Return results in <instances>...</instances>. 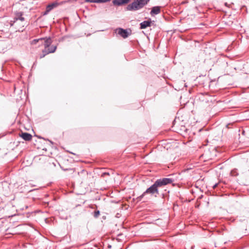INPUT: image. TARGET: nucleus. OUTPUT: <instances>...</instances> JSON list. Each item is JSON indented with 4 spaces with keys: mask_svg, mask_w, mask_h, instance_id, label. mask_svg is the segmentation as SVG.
I'll return each instance as SVG.
<instances>
[{
    "mask_svg": "<svg viewBox=\"0 0 249 249\" xmlns=\"http://www.w3.org/2000/svg\"><path fill=\"white\" fill-rule=\"evenodd\" d=\"M11 26H14L15 28L18 31L23 30V28L25 25L24 18L23 17H14L13 20L10 21Z\"/></svg>",
    "mask_w": 249,
    "mask_h": 249,
    "instance_id": "obj_2",
    "label": "nucleus"
},
{
    "mask_svg": "<svg viewBox=\"0 0 249 249\" xmlns=\"http://www.w3.org/2000/svg\"><path fill=\"white\" fill-rule=\"evenodd\" d=\"M225 5L227 7H230L231 6V5L232 4V3L231 4H229L227 2H225Z\"/></svg>",
    "mask_w": 249,
    "mask_h": 249,
    "instance_id": "obj_21",
    "label": "nucleus"
},
{
    "mask_svg": "<svg viewBox=\"0 0 249 249\" xmlns=\"http://www.w3.org/2000/svg\"><path fill=\"white\" fill-rule=\"evenodd\" d=\"M160 179L164 186L172 183L174 181L173 179L171 178H160Z\"/></svg>",
    "mask_w": 249,
    "mask_h": 249,
    "instance_id": "obj_11",
    "label": "nucleus"
},
{
    "mask_svg": "<svg viewBox=\"0 0 249 249\" xmlns=\"http://www.w3.org/2000/svg\"><path fill=\"white\" fill-rule=\"evenodd\" d=\"M217 185V184H215L213 186V188H215Z\"/></svg>",
    "mask_w": 249,
    "mask_h": 249,
    "instance_id": "obj_22",
    "label": "nucleus"
},
{
    "mask_svg": "<svg viewBox=\"0 0 249 249\" xmlns=\"http://www.w3.org/2000/svg\"><path fill=\"white\" fill-rule=\"evenodd\" d=\"M103 175H109V173H104L103 174Z\"/></svg>",
    "mask_w": 249,
    "mask_h": 249,
    "instance_id": "obj_23",
    "label": "nucleus"
},
{
    "mask_svg": "<svg viewBox=\"0 0 249 249\" xmlns=\"http://www.w3.org/2000/svg\"><path fill=\"white\" fill-rule=\"evenodd\" d=\"M180 131V133L184 132L185 133H187V129L186 128V127L185 126L182 125L181 126Z\"/></svg>",
    "mask_w": 249,
    "mask_h": 249,
    "instance_id": "obj_17",
    "label": "nucleus"
},
{
    "mask_svg": "<svg viewBox=\"0 0 249 249\" xmlns=\"http://www.w3.org/2000/svg\"><path fill=\"white\" fill-rule=\"evenodd\" d=\"M19 136L21 137L24 140L26 141H30L32 138V136L30 133L27 132H21L19 134Z\"/></svg>",
    "mask_w": 249,
    "mask_h": 249,
    "instance_id": "obj_8",
    "label": "nucleus"
},
{
    "mask_svg": "<svg viewBox=\"0 0 249 249\" xmlns=\"http://www.w3.org/2000/svg\"><path fill=\"white\" fill-rule=\"evenodd\" d=\"M110 0H99V3H104L110 1Z\"/></svg>",
    "mask_w": 249,
    "mask_h": 249,
    "instance_id": "obj_20",
    "label": "nucleus"
},
{
    "mask_svg": "<svg viewBox=\"0 0 249 249\" xmlns=\"http://www.w3.org/2000/svg\"><path fill=\"white\" fill-rule=\"evenodd\" d=\"M118 31V34L124 38H127L131 34V30L130 29H124L119 28L117 29Z\"/></svg>",
    "mask_w": 249,
    "mask_h": 249,
    "instance_id": "obj_6",
    "label": "nucleus"
},
{
    "mask_svg": "<svg viewBox=\"0 0 249 249\" xmlns=\"http://www.w3.org/2000/svg\"><path fill=\"white\" fill-rule=\"evenodd\" d=\"M60 168L64 171H69V170H72L71 168H64V167H63L61 166H60Z\"/></svg>",
    "mask_w": 249,
    "mask_h": 249,
    "instance_id": "obj_19",
    "label": "nucleus"
},
{
    "mask_svg": "<svg viewBox=\"0 0 249 249\" xmlns=\"http://www.w3.org/2000/svg\"><path fill=\"white\" fill-rule=\"evenodd\" d=\"M86 2L99 3V0H85Z\"/></svg>",
    "mask_w": 249,
    "mask_h": 249,
    "instance_id": "obj_18",
    "label": "nucleus"
},
{
    "mask_svg": "<svg viewBox=\"0 0 249 249\" xmlns=\"http://www.w3.org/2000/svg\"><path fill=\"white\" fill-rule=\"evenodd\" d=\"M150 0H135L132 3L127 5V10L137 11L142 8Z\"/></svg>",
    "mask_w": 249,
    "mask_h": 249,
    "instance_id": "obj_1",
    "label": "nucleus"
},
{
    "mask_svg": "<svg viewBox=\"0 0 249 249\" xmlns=\"http://www.w3.org/2000/svg\"><path fill=\"white\" fill-rule=\"evenodd\" d=\"M71 0H70L68 1H61L60 2H58L57 1H55L49 4H48L46 7V11L44 12V16L47 15L50 11L54 9V8L57 7L58 5H61L65 2H70Z\"/></svg>",
    "mask_w": 249,
    "mask_h": 249,
    "instance_id": "obj_4",
    "label": "nucleus"
},
{
    "mask_svg": "<svg viewBox=\"0 0 249 249\" xmlns=\"http://www.w3.org/2000/svg\"><path fill=\"white\" fill-rule=\"evenodd\" d=\"M155 184L156 185L157 188L159 190L160 188L164 186L162 181L161 180L160 178L157 179L155 182Z\"/></svg>",
    "mask_w": 249,
    "mask_h": 249,
    "instance_id": "obj_13",
    "label": "nucleus"
},
{
    "mask_svg": "<svg viewBox=\"0 0 249 249\" xmlns=\"http://www.w3.org/2000/svg\"><path fill=\"white\" fill-rule=\"evenodd\" d=\"M56 49V46H50L47 48V53H54Z\"/></svg>",
    "mask_w": 249,
    "mask_h": 249,
    "instance_id": "obj_14",
    "label": "nucleus"
},
{
    "mask_svg": "<svg viewBox=\"0 0 249 249\" xmlns=\"http://www.w3.org/2000/svg\"><path fill=\"white\" fill-rule=\"evenodd\" d=\"M46 39V38H39L38 39H35L31 41V44L32 45H35L38 42H41V44H44V41Z\"/></svg>",
    "mask_w": 249,
    "mask_h": 249,
    "instance_id": "obj_12",
    "label": "nucleus"
},
{
    "mask_svg": "<svg viewBox=\"0 0 249 249\" xmlns=\"http://www.w3.org/2000/svg\"><path fill=\"white\" fill-rule=\"evenodd\" d=\"M19 14H20L19 16H22V13H19Z\"/></svg>",
    "mask_w": 249,
    "mask_h": 249,
    "instance_id": "obj_25",
    "label": "nucleus"
},
{
    "mask_svg": "<svg viewBox=\"0 0 249 249\" xmlns=\"http://www.w3.org/2000/svg\"><path fill=\"white\" fill-rule=\"evenodd\" d=\"M147 194H151V195H155V196H157V195H159V191L157 188L155 183H154L150 187L148 188L145 192H144L142 195L138 196L136 199L137 201H141L143 197V196Z\"/></svg>",
    "mask_w": 249,
    "mask_h": 249,
    "instance_id": "obj_3",
    "label": "nucleus"
},
{
    "mask_svg": "<svg viewBox=\"0 0 249 249\" xmlns=\"http://www.w3.org/2000/svg\"><path fill=\"white\" fill-rule=\"evenodd\" d=\"M155 21L152 20L150 18H148L147 20L142 22L140 24V28L141 29H144L147 27H151L154 24Z\"/></svg>",
    "mask_w": 249,
    "mask_h": 249,
    "instance_id": "obj_7",
    "label": "nucleus"
},
{
    "mask_svg": "<svg viewBox=\"0 0 249 249\" xmlns=\"http://www.w3.org/2000/svg\"><path fill=\"white\" fill-rule=\"evenodd\" d=\"M130 0H113L112 3L114 5L120 6L128 3Z\"/></svg>",
    "mask_w": 249,
    "mask_h": 249,
    "instance_id": "obj_9",
    "label": "nucleus"
},
{
    "mask_svg": "<svg viewBox=\"0 0 249 249\" xmlns=\"http://www.w3.org/2000/svg\"><path fill=\"white\" fill-rule=\"evenodd\" d=\"M229 125H230V124H227V127H229Z\"/></svg>",
    "mask_w": 249,
    "mask_h": 249,
    "instance_id": "obj_26",
    "label": "nucleus"
},
{
    "mask_svg": "<svg viewBox=\"0 0 249 249\" xmlns=\"http://www.w3.org/2000/svg\"><path fill=\"white\" fill-rule=\"evenodd\" d=\"M38 43H39V45H43V44H41V42H38Z\"/></svg>",
    "mask_w": 249,
    "mask_h": 249,
    "instance_id": "obj_24",
    "label": "nucleus"
},
{
    "mask_svg": "<svg viewBox=\"0 0 249 249\" xmlns=\"http://www.w3.org/2000/svg\"><path fill=\"white\" fill-rule=\"evenodd\" d=\"M160 6H154L152 8L151 11L150 12V14L153 15H158L160 13Z\"/></svg>",
    "mask_w": 249,
    "mask_h": 249,
    "instance_id": "obj_10",
    "label": "nucleus"
},
{
    "mask_svg": "<svg viewBox=\"0 0 249 249\" xmlns=\"http://www.w3.org/2000/svg\"><path fill=\"white\" fill-rule=\"evenodd\" d=\"M52 41L51 37L46 38V39L44 41V47L45 49L42 51V53L40 55V58H42L45 57L47 54V48H48L52 44Z\"/></svg>",
    "mask_w": 249,
    "mask_h": 249,
    "instance_id": "obj_5",
    "label": "nucleus"
},
{
    "mask_svg": "<svg viewBox=\"0 0 249 249\" xmlns=\"http://www.w3.org/2000/svg\"><path fill=\"white\" fill-rule=\"evenodd\" d=\"M231 175L233 177L237 176L238 175L237 170L236 169H234L232 170L231 172Z\"/></svg>",
    "mask_w": 249,
    "mask_h": 249,
    "instance_id": "obj_15",
    "label": "nucleus"
},
{
    "mask_svg": "<svg viewBox=\"0 0 249 249\" xmlns=\"http://www.w3.org/2000/svg\"><path fill=\"white\" fill-rule=\"evenodd\" d=\"M100 214V212L99 210L95 211L93 213V216L94 218H97L99 217Z\"/></svg>",
    "mask_w": 249,
    "mask_h": 249,
    "instance_id": "obj_16",
    "label": "nucleus"
}]
</instances>
